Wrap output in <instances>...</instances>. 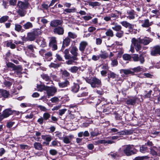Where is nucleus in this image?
<instances>
[{"mask_svg":"<svg viewBox=\"0 0 160 160\" xmlns=\"http://www.w3.org/2000/svg\"><path fill=\"white\" fill-rule=\"evenodd\" d=\"M135 148V146H134L132 145H128L123 146L122 149L126 156H130L134 154L135 152L138 151Z\"/></svg>","mask_w":160,"mask_h":160,"instance_id":"1","label":"nucleus"},{"mask_svg":"<svg viewBox=\"0 0 160 160\" xmlns=\"http://www.w3.org/2000/svg\"><path fill=\"white\" fill-rule=\"evenodd\" d=\"M131 42L130 51L132 53L134 52V48L137 51H139L141 50L142 47L140 44L142 43L140 42L139 38L136 39L134 38H133L131 40Z\"/></svg>","mask_w":160,"mask_h":160,"instance_id":"2","label":"nucleus"},{"mask_svg":"<svg viewBox=\"0 0 160 160\" xmlns=\"http://www.w3.org/2000/svg\"><path fill=\"white\" fill-rule=\"evenodd\" d=\"M86 82L91 85V87L94 88H100L102 85L101 80L94 77L91 79L87 78L85 79Z\"/></svg>","mask_w":160,"mask_h":160,"instance_id":"3","label":"nucleus"},{"mask_svg":"<svg viewBox=\"0 0 160 160\" xmlns=\"http://www.w3.org/2000/svg\"><path fill=\"white\" fill-rule=\"evenodd\" d=\"M41 33V30L39 29H35L32 32L28 33V38L30 41H33L37 37L40 35Z\"/></svg>","mask_w":160,"mask_h":160,"instance_id":"4","label":"nucleus"},{"mask_svg":"<svg viewBox=\"0 0 160 160\" xmlns=\"http://www.w3.org/2000/svg\"><path fill=\"white\" fill-rule=\"evenodd\" d=\"M109 138L110 139H106L100 140L99 141V142L100 143L112 144L114 143V142L112 140H119L120 139V137L119 136H115L110 137Z\"/></svg>","mask_w":160,"mask_h":160,"instance_id":"5","label":"nucleus"},{"mask_svg":"<svg viewBox=\"0 0 160 160\" xmlns=\"http://www.w3.org/2000/svg\"><path fill=\"white\" fill-rule=\"evenodd\" d=\"M45 91L48 96H52L57 91V89L54 87H46Z\"/></svg>","mask_w":160,"mask_h":160,"instance_id":"6","label":"nucleus"},{"mask_svg":"<svg viewBox=\"0 0 160 160\" xmlns=\"http://www.w3.org/2000/svg\"><path fill=\"white\" fill-rule=\"evenodd\" d=\"M49 45L53 50H55L57 49L58 47L56 38L54 37L51 38L49 40Z\"/></svg>","mask_w":160,"mask_h":160,"instance_id":"7","label":"nucleus"},{"mask_svg":"<svg viewBox=\"0 0 160 160\" xmlns=\"http://www.w3.org/2000/svg\"><path fill=\"white\" fill-rule=\"evenodd\" d=\"M132 57L134 61L137 62L139 61L141 64H143L145 61L144 57L142 54L138 56V54H134L132 56Z\"/></svg>","mask_w":160,"mask_h":160,"instance_id":"8","label":"nucleus"},{"mask_svg":"<svg viewBox=\"0 0 160 160\" xmlns=\"http://www.w3.org/2000/svg\"><path fill=\"white\" fill-rule=\"evenodd\" d=\"M151 54L153 56H156L160 55V46H156L152 48Z\"/></svg>","mask_w":160,"mask_h":160,"instance_id":"9","label":"nucleus"},{"mask_svg":"<svg viewBox=\"0 0 160 160\" xmlns=\"http://www.w3.org/2000/svg\"><path fill=\"white\" fill-rule=\"evenodd\" d=\"M121 148L116 152H111L108 155H110L112 158L114 159H118L122 155V153L120 151Z\"/></svg>","mask_w":160,"mask_h":160,"instance_id":"10","label":"nucleus"},{"mask_svg":"<svg viewBox=\"0 0 160 160\" xmlns=\"http://www.w3.org/2000/svg\"><path fill=\"white\" fill-rule=\"evenodd\" d=\"M41 137L42 139L45 141V142H43V143L47 146L48 145L52 139V137L50 135H42Z\"/></svg>","mask_w":160,"mask_h":160,"instance_id":"11","label":"nucleus"},{"mask_svg":"<svg viewBox=\"0 0 160 160\" xmlns=\"http://www.w3.org/2000/svg\"><path fill=\"white\" fill-rule=\"evenodd\" d=\"M136 148L138 147L139 148V151L141 152L142 153H145L148 152H149V149L146 146V143L145 145H142L141 146H136Z\"/></svg>","mask_w":160,"mask_h":160,"instance_id":"12","label":"nucleus"},{"mask_svg":"<svg viewBox=\"0 0 160 160\" xmlns=\"http://www.w3.org/2000/svg\"><path fill=\"white\" fill-rule=\"evenodd\" d=\"M62 20L56 19L52 21L50 23V25L52 27H55L62 24Z\"/></svg>","mask_w":160,"mask_h":160,"instance_id":"13","label":"nucleus"},{"mask_svg":"<svg viewBox=\"0 0 160 160\" xmlns=\"http://www.w3.org/2000/svg\"><path fill=\"white\" fill-rule=\"evenodd\" d=\"M139 23H143L141 25L142 27L149 28L152 25V22H150L148 19H146L144 21L140 20H139Z\"/></svg>","mask_w":160,"mask_h":160,"instance_id":"14","label":"nucleus"},{"mask_svg":"<svg viewBox=\"0 0 160 160\" xmlns=\"http://www.w3.org/2000/svg\"><path fill=\"white\" fill-rule=\"evenodd\" d=\"M88 45V42L86 41H82L79 44V51L82 52L83 53Z\"/></svg>","mask_w":160,"mask_h":160,"instance_id":"15","label":"nucleus"},{"mask_svg":"<svg viewBox=\"0 0 160 160\" xmlns=\"http://www.w3.org/2000/svg\"><path fill=\"white\" fill-rule=\"evenodd\" d=\"M36 42L41 47H44L46 45L45 40L42 38H40L37 39Z\"/></svg>","mask_w":160,"mask_h":160,"instance_id":"16","label":"nucleus"},{"mask_svg":"<svg viewBox=\"0 0 160 160\" xmlns=\"http://www.w3.org/2000/svg\"><path fill=\"white\" fill-rule=\"evenodd\" d=\"M140 42L142 44L144 45L148 44L150 42L152 41V39L148 37H145L143 39H141L139 38Z\"/></svg>","mask_w":160,"mask_h":160,"instance_id":"17","label":"nucleus"},{"mask_svg":"<svg viewBox=\"0 0 160 160\" xmlns=\"http://www.w3.org/2000/svg\"><path fill=\"white\" fill-rule=\"evenodd\" d=\"M138 99V98L135 97L129 98L126 101V103L128 105H133L135 104Z\"/></svg>","mask_w":160,"mask_h":160,"instance_id":"18","label":"nucleus"},{"mask_svg":"<svg viewBox=\"0 0 160 160\" xmlns=\"http://www.w3.org/2000/svg\"><path fill=\"white\" fill-rule=\"evenodd\" d=\"M127 13L128 15L127 17L129 19H133L135 18V12L133 10L128 11Z\"/></svg>","mask_w":160,"mask_h":160,"instance_id":"19","label":"nucleus"},{"mask_svg":"<svg viewBox=\"0 0 160 160\" xmlns=\"http://www.w3.org/2000/svg\"><path fill=\"white\" fill-rule=\"evenodd\" d=\"M2 112L5 118L8 117L12 114V110L11 108L6 109L3 111Z\"/></svg>","mask_w":160,"mask_h":160,"instance_id":"20","label":"nucleus"},{"mask_svg":"<svg viewBox=\"0 0 160 160\" xmlns=\"http://www.w3.org/2000/svg\"><path fill=\"white\" fill-rule=\"evenodd\" d=\"M132 70L133 72V74L134 72H145L146 69L142 66H138L137 67L132 68Z\"/></svg>","mask_w":160,"mask_h":160,"instance_id":"21","label":"nucleus"},{"mask_svg":"<svg viewBox=\"0 0 160 160\" xmlns=\"http://www.w3.org/2000/svg\"><path fill=\"white\" fill-rule=\"evenodd\" d=\"M53 32L55 33L62 35L63 34L64 29L62 27H58L55 28L53 29Z\"/></svg>","mask_w":160,"mask_h":160,"instance_id":"22","label":"nucleus"},{"mask_svg":"<svg viewBox=\"0 0 160 160\" xmlns=\"http://www.w3.org/2000/svg\"><path fill=\"white\" fill-rule=\"evenodd\" d=\"M52 53L51 52H48L45 53L44 58L47 61H50L52 59Z\"/></svg>","mask_w":160,"mask_h":160,"instance_id":"23","label":"nucleus"},{"mask_svg":"<svg viewBox=\"0 0 160 160\" xmlns=\"http://www.w3.org/2000/svg\"><path fill=\"white\" fill-rule=\"evenodd\" d=\"M111 25H114V26L112 27V29L114 31L117 32L121 30L122 27L117 23H112Z\"/></svg>","mask_w":160,"mask_h":160,"instance_id":"24","label":"nucleus"},{"mask_svg":"<svg viewBox=\"0 0 160 160\" xmlns=\"http://www.w3.org/2000/svg\"><path fill=\"white\" fill-rule=\"evenodd\" d=\"M18 6L20 9H25L28 8V3H25L21 1H18Z\"/></svg>","mask_w":160,"mask_h":160,"instance_id":"25","label":"nucleus"},{"mask_svg":"<svg viewBox=\"0 0 160 160\" xmlns=\"http://www.w3.org/2000/svg\"><path fill=\"white\" fill-rule=\"evenodd\" d=\"M121 73H123L126 75L128 74L133 75V72L132 70V68L130 69H122L120 71Z\"/></svg>","mask_w":160,"mask_h":160,"instance_id":"26","label":"nucleus"},{"mask_svg":"<svg viewBox=\"0 0 160 160\" xmlns=\"http://www.w3.org/2000/svg\"><path fill=\"white\" fill-rule=\"evenodd\" d=\"M132 132L131 130H123L121 131L120 132H117V133L119 135H127L128 134H131L132 133Z\"/></svg>","mask_w":160,"mask_h":160,"instance_id":"27","label":"nucleus"},{"mask_svg":"<svg viewBox=\"0 0 160 160\" xmlns=\"http://www.w3.org/2000/svg\"><path fill=\"white\" fill-rule=\"evenodd\" d=\"M0 97H3L4 98H7L9 95V94L8 91L6 90H2L0 91Z\"/></svg>","mask_w":160,"mask_h":160,"instance_id":"28","label":"nucleus"},{"mask_svg":"<svg viewBox=\"0 0 160 160\" xmlns=\"http://www.w3.org/2000/svg\"><path fill=\"white\" fill-rule=\"evenodd\" d=\"M69 84V81L65 80L64 81L58 83V85L60 88H63L67 87Z\"/></svg>","mask_w":160,"mask_h":160,"instance_id":"29","label":"nucleus"},{"mask_svg":"<svg viewBox=\"0 0 160 160\" xmlns=\"http://www.w3.org/2000/svg\"><path fill=\"white\" fill-rule=\"evenodd\" d=\"M88 91L80 90L79 92L77 95V97H85L88 96Z\"/></svg>","mask_w":160,"mask_h":160,"instance_id":"30","label":"nucleus"},{"mask_svg":"<svg viewBox=\"0 0 160 160\" xmlns=\"http://www.w3.org/2000/svg\"><path fill=\"white\" fill-rule=\"evenodd\" d=\"M70 39L68 37L66 38L63 42V44L62 45V48L63 49L66 46H68L69 45L70 42Z\"/></svg>","mask_w":160,"mask_h":160,"instance_id":"31","label":"nucleus"},{"mask_svg":"<svg viewBox=\"0 0 160 160\" xmlns=\"http://www.w3.org/2000/svg\"><path fill=\"white\" fill-rule=\"evenodd\" d=\"M120 23L123 27L126 28H132V24L126 21H123L121 22Z\"/></svg>","mask_w":160,"mask_h":160,"instance_id":"32","label":"nucleus"},{"mask_svg":"<svg viewBox=\"0 0 160 160\" xmlns=\"http://www.w3.org/2000/svg\"><path fill=\"white\" fill-rule=\"evenodd\" d=\"M78 49L75 46H73L70 51L71 53L73 56H78Z\"/></svg>","mask_w":160,"mask_h":160,"instance_id":"33","label":"nucleus"},{"mask_svg":"<svg viewBox=\"0 0 160 160\" xmlns=\"http://www.w3.org/2000/svg\"><path fill=\"white\" fill-rule=\"evenodd\" d=\"M33 145L36 149L41 150L42 149V145L39 142H36L34 143Z\"/></svg>","mask_w":160,"mask_h":160,"instance_id":"34","label":"nucleus"},{"mask_svg":"<svg viewBox=\"0 0 160 160\" xmlns=\"http://www.w3.org/2000/svg\"><path fill=\"white\" fill-rule=\"evenodd\" d=\"M79 88L78 84H74L72 88V91L74 93H76L78 91Z\"/></svg>","mask_w":160,"mask_h":160,"instance_id":"35","label":"nucleus"},{"mask_svg":"<svg viewBox=\"0 0 160 160\" xmlns=\"http://www.w3.org/2000/svg\"><path fill=\"white\" fill-rule=\"evenodd\" d=\"M23 27L25 29H28L32 28L33 27V25L32 23L29 22H27L23 26Z\"/></svg>","mask_w":160,"mask_h":160,"instance_id":"36","label":"nucleus"},{"mask_svg":"<svg viewBox=\"0 0 160 160\" xmlns=\"http://www.w3.org/2000/svg\"><path fill=\"white\" fill-rule=\"evenodd\" d=\"M150 151L151 153L153 156H158V151L157 148L154 147L152 148H151Z\"/></svg>","mask_w":160,"mask_h":160,"instance_id":"37","label":"nucleus"},{"mask_svg":"<svg viewBox=\"0 0 160 160\" xmlns=\"http://www.w3.org/2000/svg\"><path fill=\"white\" fill-rule=\"evenodd\" d=\"M37 87L38 91L40 92H42L43 90L45 91L46 87L44 85L37 84Z\"/></svg>","mask_w":160,"mask_h":160,"instance_id":"38","label":"nucleus"},{"mask_svg":"<svg viewBox=\"0 0 160 160\" xmlns=\"http://www.w3.org/2000/svg\"><path fill=\"white\" fill-rule=\"evenodd\" d=\"M72 136H66L63 138V142L66 144H68L71 142V139H70V138H71Z\"/></svg>","mask_w":160,"mask_h":160,"instance_id":"39","label":"nucleus"},{"mask_svg":"<svg viewBox=\"0 0 160 160\" xmlns=\"http://www.w3.org/2000/svg\"><path fill=\"white\" fill-rule=\"evenodd\" d=\"M108 107L107 105H105L104 104L103 105H102L101 107V112H108L109 110V108H110Z\"/></svg>","mask_w":160,"mask_h":160,"instance_id":"40","label":"nucleus"},{"mask_svg":"<svg viewBox=\"0 0 160 160\" xmlns=\"http://www.w3.org/2000/svg\"><path fill=\"white\" fill-rule=\"evenodd\" d=\"M88 4L89 6H91L93 8L94 7L100 6L101 5V3L98 2H88Z\"/></svg>","mask_w":160,"mask_h":160,"instance_id":"41","label":"nucleus"},{"mask_svg":"<svg viewBox=\"0 0 160 160\" xmlns=\"http://www.w3.org/2000/svg\"><path fill=\"white\" fill-rule=\"evenodd\" d=\"M64 57L66 59H69L71 58V55L69 54V50L68 49H65L64 52Z\"/></svg>","mask_w":160,"mask_h":160,"instance_id":"42","label":"nucleus"},{"mask_svg":"<svg viewBox=\"0 0 160 160\" xmlns=\"http://www.w3.org/2000/svg\"><path fill=\"white\" fill-rule=\"evenodd\" d=\"M99 58L103 59H105L108 56V54L105 52L101 51V53L99 55Z\"/></svg>","mask_w":160,"mask_h":160,"instance_id":"43","label":"nucleus"},{"mask_svg":"<svg viewBox=\"0 0 160 160\" xmlns=\"http://www.w3.org/2000/svg\"><path fill=\"white\" fill-rule=\"evenodd\" d=\"M62 77L68 78L70 76L69 73L66 70L62 71Z\"/></svg>","mask_w":160,"mask_h":160,"instance_id":"44","label":"nucleus"},{"mask_svg":"<svg viewBox=\"0 0 160 160\" xmlns=\"http://www.w3.org/2000/svg\"><path fill=\"white\" fill-rule=\"evenodd\" d=\"M79 68L77 66H73L68 69V70L73 73H76L78 70Z\"/></svg>","mask_w":160,"mask_h":160,"instance_id":"45","label":"nucleus"},{"mask_svg":"<svg viewBox=\"0 0 160 160\" xmlns=\"http://www.w3.org/2000/svg\"><path fill=\"white\" fill-rule=\"evenodd\" d=\"M106 35L110 37H112L114 36L113 31L110 29H108L105 32Z\"/></svg>","mask_w":160,"mask_h":160,"instance_id":"46","label":"nucleus"},{"mask_svg":"<svg viewBox=\"0 0 160 160\" xmlns=\"http://www.w3.org/2000/svg\"><path fill=\"white\" fill-rule=\"evenodd\" d=\"M124 31L122 30H121L117 32L115 34V36L118 38H121L124 35Z\"/></svg>","mask_w":160,"mask_h":160,"instance_id":"47","label":"nucleus"},{"mask_svg":"<svg viewBox=\"0 0 160 160\" xmlns=\"http://www.w3.org/2000/svg\"><path fill=\"white\" fill-rule=\"evenodd\" d=\"M68 36L69 38L74 39L77 38V35L75 33L69 32L68 33Z\"/></svg>","mask_w":160,"mask_h":160,"instance_id":"48","label":"nucleus"},{"mask_svg":"<svg viewBox=\"0 0 160 160\" xmlns=\"http://www.w3.org/2000/svg\"><path fill=\"white\" fill-rule=\"evenodd\" d=\"M7 46L8 47H10L12 49H14L16 48V45L14 43H12V40H10V42L7 43Z\"/></svg>","mask_w":160,"mask_h":160,"instance_id":"49","label":"nucleus"},{"mask_svg":"<svg viewBox=\"0 0 160 160\" xmlns=\"http://www.w3.org/2000/svg\"><path fill=\"white\" fill-rule=\"evenodd\" d=\"M108 78H116L117 75L114 72L110 71L108 73Z\"/></svg>","mask_w":160,"mask_h":160,"instance_id":"50","label":"nucleus"},{"mask_svg":"<svg viewBox=\"0 0 160 160\" xmlns=\"http://www.w3.org/2000/svg\"><path fill=\"white\" fill-rule=\"evenodd\" d=\"M3 84L6 87L9 88L12 85V83L11 81L5 80Z\"/></svg>","mask_w":160,"mask_h":160,"instance_id":"51","label":"nucleus"},{"mask_svg":"<svg viewBox=\"0 0 160 160\" xmlns=\"http://www.w3.org/2000/svg\"><path fill=\"white\" fill-rule=\"evenodd\" d=\"M134 26V25L132 24V28H129V32L132 34H136L138 32L137 29L133 28Z\"/></svg>","mask_w":160,"mask_h":160,"instance_id":"52","label":"nucleus"},{"mask_svg":"<svg viewBox=\"0 0 160 160\" xmlns=\"http://www.w3.org/2000/svg\"><path fill=\"white\" fill-rule=\"evenodd\" d=\"M41 77L43 79L46 81H50V78L47 74H43L41 75Z\"/></svg>","mask_w":160,"mask_h":160,"instance_id":"53","label":"nucleus"},{"mask_svg":"<svg viewBox=\"0 0 160 160\" xmlns=\"http://www.w3.org/2000/svg\"><path fill=\"white\" fill-rule=\"evenodd\" d=\"M17 13L21 17H23L26 14V13L23 9H18L17 11Z\"/></svg>","mask_w":160,"mask_h":160,"instance_id":"54","label":"nucleus"},{"mask_svg":"<svg viewBox=\"0 0 160 160\" xmlns=\"http://www.w3.org/2000/svg\"><path fill=\"white\" fill-rule=\"evenodd\" d=\"M91 137H94L98 136L99 134V133L97 130L95 129L94 130L90 132Z\"/></svg>","mask_w":160,"mask_h":160,"instance_id":"55","label":"nucleus"},{"mask_svg":"<svg viewBox=\"0 0 160 160\" xmlns=\"http://www.w3.org/2000/svg\"><path fill=\"white\" fill-rule=\"evenodd\" d=\"M50 114L48 112H45L43 115V118L44 121H47L49 119L50 117Z\"/></svg>","mask_w":160,"mask_h":160,"instance_id":"56","label":"nucleus"},{"mask_svg":"<svg viewBox=\"0 0 160 160\" xmlns=\"http://www.w3.org/2000/svg\"><path fill=\"white\" fill-rule=\"evenodd\" d=\"M67 111V109L66 108L61 109L59 110L58 112H57V114L59 116H62Z\"/></svg>","mask_w":160,"mask_h":160,"instance_id":"57","label":"nucleus"},{"mask_svg":"<svg viewBox=\"0 0 160 160\" xmlns=\"http://www.w3.org/2000/svg\"><path fill=\"white\" fill-rule=\"evenodd\" d=\"M15 29L16 31L19 32L22 30V26L20 24H15Z\"/></svg>","mask_w":160,"mask_h":160,"instance_id":"58","label":"nucleus"},{"mask_svg":"<svg viewBox=\"0 0 160 160\" xmlns=\"http://www.w3.org/2000/svg\"><path fill=\"white\" fill-rule=\"evenodd\" d=\"M8 18L9 17L8 16H2L0 18V22L3 23L6 21Z\"/></svg>","mask_w":160,"mask_h":160,"instance_id":"59","label":"nucleus"},{"mask_svg":"<svg viewBox=\"0 0 160 160\" xmlns=\"http://www.w3.org/2000/svg\"><path fill=\"white\" fill-rule=\"evenodd\" d=\"M112 61L111 64L113 67H115L117 66L118 64V62L116 59H113L112 58L111 59Z\"/></svg>","mask_w":160,"mask_h":160,"instance_id":"60","label":"nucleus"},{"mask_svg":"<svg viewBox=\"0 0 160 160\" xmlns=\"http://www.w3.org/2000/svg\"><path fill=\"white\" fill-rule=\"evenodd\" d=\"M49 66L50 68H58L59 67V65L58 64H56L53 62L51 63V64L49 65Z\"/></svg>","mask_w":160,"mask_h":160,"instance_id":"61","label":"nucleus"},{"mask_svg":"<svg viewBox=\"0 0 160 160\" xmlns=\"http://www.w3.org/2000/svg\"><path fill=\"white\" fill-rule=\"evenodd\" d=\"M75 11V8H67L65 9L64 10V12H66L67 13H70L71 12H74Z\"/></svg>","mask_w":160,"mask_h":160,"instance_id":"62","label":"nucleus"},{"mask_svg":"<svg viewBox=\"0 0 160 160\" xmlns=\"http://www.w3.org/2000/svg\"><path fill=\"white\" fill-rule=\"evenodd\" d=\"M50 100L52 103H58L59 101V99L57 97H54L52 98Z\"/></svg>","mask_w":160,"mask_h":160,"instance_id":"63","label":"nucleus"},{"mask_svg":"<svg viewBox=\"0 0 160 160\" xmlns=\"http://www.w3.org/2000/svg\"><path fill=\"white\" fill-rule=\"evenodd\" d=\"M122 58L125 60H128L130 59L131 57L128 54H124L123 55Z\"/></svg>","mask_w":160,"mask_h":160,"instance_id":"64","label":"nucleus"}]
</instances>
